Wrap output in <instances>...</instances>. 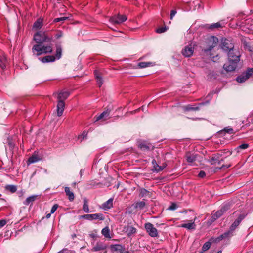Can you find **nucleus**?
I'll use <instances>...</instances> for the list:
<instances>
[{"label": "nucleus", "instance_id": "aec40b11", "mask_svg": "<svg viewBox=\"0 0 253 253\" xmlns=\"http://www.w3.org/2000/svg\"><path fill=\"white\" fill-rule=\"evenodd\" d=\"M155 65V62H141L138 63V67L140 68H145L146 67H152Z\"/></svg>", "mask_w": 253, "mask_h": 253}, {"label": "nucleus", "instance_id": "5fc2aeb1", "mask_svg": "<svg viewBox=\"0 0 253 253\" xmlns=\"http://www.w3.org/2000/svg\"><path fill=\"white\" fill-rule=\"evenodd\" d=\"M121 253H134L133 251L129 252L128 251H124Z\"/></svg>", "mask_w": 253, "mask_h": 253}, {"label": "nucleus", "instance_id": "412c9836", "mask_svg": "<svg viewBox=\"0 0 253 253\" xmlns=\"http://www.w3.org/2000/svg\"><path fill=\"white\" fill-rule=\"evenodd\" d=\"M65 192L66 195L68 196L70 201H73L75 198V196L74 193L70 191V188L68 187H65Z\"/></svg>", "mask_w": 253, "mask_h": 253}, {"label": "nucleus", "instance_id": "ea45409f", "mask_svg": "<svg viewBox=\"0 0 253 253\" xmlns=\"http://www.w3.org/2000/svg\"><path fill=\"white\" fill-rule=\"evenodd\" d=\"M222 131H225V132L228 133L229 134L234 133V130L231 128L226 127L224 128Z\"/></svg>", "mask_w": 253, "mask_h": 253}, {"label": "nucleus", "instance_id": "052dcab7", "mask_svg": "<svg viewBox=\"0 0 253 253\" xmlns=\"http://www.w3.org/2000/svg\"><path fill=\"white\" fill-rule=\"evenodd\" d=\"M222 253L221 251H219L216 253Z\"/></svg>", "mask_w": 253, "mask_h": 253}, {"label": "nucleus", "instance_id": "680f3d73", "mask_svg": "<svg viewBox=\"0 0 253 253\" xmlns=\"http://www.w3.org/2000/svg\"><path fill=\"white\" fill-rule=\"evenodd\" d=\"M204 251H202L201 252H199V253H203Z\"/></svg>", "mask_w": 253, "mask_h": 253}, {"label": "nucleus", "instance_id": "de8ad7c7", "mask_svg": "<svg viewBox=\"0 0 253 253\" xmlns=\"http://www.w3.org/2000/svg\"><path fill=\"white\" fill-rule=\"evenodd\" d=\"M63 36V33L61 31H59L58 32L55 36V37L57 38V39H59L60 38V37H61L62 36Z\"/></svg>", "mask_w": 253, "mask_h": 253}, {"label": "nucleus", "instance_id": "58836bf2", "mask_svg": "<svg viewBox=\"0 0 253 253\" xmlns=\"http://www.w3.org/2000/svg\"><path fill=\"white\" fill-rule=\"evenodd\" d=\"M139 147L142 150L149 149L150 147L145 143H141L139 144Z\"/></svg>", "mask_w": 253, "mask_h": 253}, {"label": "nucleus", "instance_id": "6e6552de", "mask_svg": "<svg viewBox=\"0 0 253 253\" xmlns=\"http://www.w3.org/2000/svg\"><path fill=\"white\" fill-rule=\"evenodd\" d=\"M195 44L194 43H191L187 46H186L182 50V55L185 57H189L191 56L194 52V48Z\"/></svg>", "mask_w": 253, "mask_h": 253}, {"label": "nucleus", "instance_id": "c85d7f7f", "mask_svg": "<svg viewBox=\"0 0 253 253\" xmlns=\"http://www.w3.org/2000/svg\"><path fill=\"white\" fill-rule=\"evenodd\" d=\"M42 19H38L34 23L33 27L37 29H39L42 26Z\"/></svg>", "mask_w": 253, "mask_h": 253}, {"label": "nucleus", "instance_id": "37998d69", "mask_svg": "<svg viewBox=\"0 0 253 253\" xmlns=\"http://www.w3.org/2000/svg\"><path fill=\"white\" fill-rule=\"evenodd\" d=\"M177 208V206L176 205V204H175V203H172L169 208H168V210H174L175 209H176V208Z\"/></svg>", "mask_w": 253, "mask_h": 253}, {"label": "nucleus", "instance_id": "c756f323", "mask_svg": "<svg viewBox=\"0 0 253 253\" xmlns=\"http://www.w3.org/2000/svg\"><path fill=\"white\" fill-rule=\"evenodd\" d=\"M187 161L189 163H192L196 160V155L194 154H187L186 155Z\"/></svg>", "mask_w": 253, "mask_h": 253}, {"label": "nucleus", "instance_id": "423d86ee", "mask_svg": "<svg viewBox=\"0 0 253 253\" xmlns=\"http://www.w3.org/2000/svg\"><path fill=\"white\" fill-rule=\"evenodd\" d=\"M84 218L88 220H92L94 219H99L103 220L104 216L101 213H95L91 214H85L80 216V219Z\"/></svg>", "mask_w": 253, "mask_h": 253}, {"label": "nucleus", "instance_id": "393cba45", "mask_svg": "<svg viewBox=\"0 0 253 253\" xmlns=\"http://www.w3.org/2000/svg\"><path fill=\"white\" fill-rule=\"evenodd\" d=\"M7 61L6 57L4 55H2L0 57V67L4 70L7 65Z\"/></svg>", "mask_w": 253, "mask_h": 253}, {"label": "nucleus", "instance_id": "8fccbe9b", "mask_svg": "<svg viewBox=\"0 0 253 253\" xmlns=\"http://www.w3.org/2000/svg\"><path fill=\"white\" fill-rule=\"evenodd\" d=\"M176 13V11L175 10H171V12H170V19H172L173 17V16H174V15H175V14Z\"/></svg>", "mask_w": 253, "mask_h": 253}, {"label": "nucleus", "instance_id": "6ab92c4d", "mask_svg": "<svg viewBox=\"0 0 253 253\" xmlns=\"http://www.w3.org/2000/svg\"><path fill=\"white\" fill-rule=\"evenodd\" d=\"M195 219H196V217H195L193 221L191 220V222L188 223L182 224L180 226L181 227L185 228L188 229H194L195 228V226H196L195 223H194Z\"/></svg>", "mask_w": 253, "mask_h": 253}, {"label": "nucleus", "instance_id": "49530a36", "mask_svg": "<svg viewBox=\"0 0 253 253\" xmlns=\"http://www.w3.org/2000/svg\"><path fill=\"white\" fill-rule=\"evenodd\" d=\"M206 175L205 172L204 171H200L198 174V176L201 178H203Z\"/></svg>", "mask_w": 253, "mask_h": 253}, {"label": "nucleus", "instance_id": "e433bc0d", "mask_svg": "<svg viewBox=\"0 0 253 253\" xmlns=\"http://www.w3.org/2000/svg\"><path fill=\"white\" fill-rule=\"evenodd\" d=\"M222 25L221 24H220V22H217V23H214L212 25H211L210 26V29H215V28H220V27H222Z\"/></svg>", "mask_w": 253, "mask_h": 253}, {"label": "nucleus", "instance_id": "2eb2a0df", "mask_svg": "<svg viewBox=\"0 0 253 253\" xmlns=\"http://www.w3.org/2000/svg\"><path fill=\"white\" fill-rule=\"evenodd\" d=\"M110 111L109 110L104 111L100 115H99L98 116H96L95 121H97L101 119L103 120H107L109 118V116L110 114Z\"/></svg>", "mask_w": 253, "mask_h": 253}, {"label": "nucleus", "instance_id": "7c9ffc66", "mask_svg": "<svg viewBox=\"0 0 253 253\" xmlns=\"http://www.w3.org/2000/svg\"><path fill=\"white\" fill-rule=\"evenodd\" d=\"M152 163L154 165V168L156 171L159 172L162 171L164 169L163 167L160 166L157 164L156 160H153Z\"/></svg>", "mask_w": 253, "mask_h": 253}, {"label": "nucleus", "instance_id": "cd10ccee", "mask_svg": "<svg viewBox=\"0 0 253 253\" xmlns=\"http://www.w3.org/2000/svg\"><path fill=\"white\" fill-rule=\"evenodd\" d=\"M218 155H215V154L211 157V158L210 160V162L211 164H215L216 163H218L219 164L220 163V162L221 161H223V159H221V160L218 159V157H217Z\"/></svg>", "mask_w": 253, "mask_h": 253}, {"label": "nucleus", "instance_id": "20e7f679", "mask_svg": "<svg viewBox=\"0 0 253 253\" xmlns=\"http://www.w3.org/2000/svg\"><path fill=\"white\" fill-rule=\"evenodd\" d=\"M218 42V39L214 36H211L208 39L209 47L204 49V51L206 53L210 52L214 47L216 46Z\"/></svg>", "mask_w": 253, "mask_h": 253}, {"label": "nucleus", "instance_id": "ddd939ff", "mask_svg": "<svg viewBox=\"0 0 253 253\" xmlns=\"http://www.w3.org/2000/svg\"><path fill=\"white\" fill-rule=\"evenodd\" d=\"M39 60L43 63L53 62L56 60V57L54 55H47L42 58H40Z\"/></svg>", "mask_w": 253, "mask_h": 253}, {"label": "nucleus", "instance_id": "dca6fc26", "mask_svg": "<svg viewBox=\"0 0 253 253\" xmlns=\"http://www.w3.org/2000/svg\"><path fill=\"white\" fill-rule=\"evenodd\" d=\"M250 77V75L247 74V70L246 72L243 73L236 78V81L240 83L245 82Z\"/></svg>", "mask_w": 253, "mask_h": 253}, {"label": "nucleus", "instance_id": "13d9d810", "mask_svg": "<svg viewBox=\"0 0 253 253\" xmlns=\"http://www.w3.org/2000/svg\"><path fill=\"white\" fill-rule=\"evenodd\" d=\"M51 213L47 214L46 216V217L47 218H49L50 217V216H51Z\"/></svg>", "mask_w": 253, "mask_h": 253}, {"label": "nucleus", "instance_id": "0eeeda50", "mask_svg": "<svg viewBox=\"0 0 253 253\" xmlns=\"http://www.w3.org/2000/svg\"><path fill=\"white\" fill-rule=\"evenodd\" d=\"M145 205L146 203L144 201L137 202L128 207L127 209V212L128 213L131 214L134 212L133 210H136L137 209L142 210L144 208Z\"/></svg>", "mask_w": 253, "mask_h": 253}, {"label": "nucleus", "instance_id": "4be33fe9", "mask_svg": "<svg viewBox=\"0 0 253 253\" xmlns=\"http://www.w3.org/2000/svg\"><path fill=\"white\" fill-rule=\"evenodd\" d=\"M126 232L128 237H131L136 232V229L132 226H127Z\"/></svg>", "mask_w": 253, "mask_h": 253}, {"label": "nucleus", "instance_id": "bf43d9fd", "mask_svg": "<svg viewBox=\"0 0 253 253\" xmlns=\"http://www.w3.org/2000/svg\"><path fill=\"white\" fill-rule=\"evenodd\" d=\"M227 153H228V155H230L231 154V153H231V152H230V151H228V152H227Z\"/></svg>", "mask_w": 253, "mask_h": 253}, {"label": "nucleus", "instance_id": "e2e57ef3", "mask_svg": "<svg viewBox=\"0 0 253 253\" xmlns=\"http://www.w3.org/2000/svg\"><path fill=\"white\" fill-rule=\"evenodd\" d=\"M76 182L74 183V185H76Z\"/></svg>", "mask_w": 253, "mask_h": 253}, {"label": "nucleus", "instance_id": "a211bd4d", "mask_svg": "<svg viewBox=\"0 0 253 253\" xmlns=\"http://www.w3.org/2000/svg\"><path fill=\"white\" fill-rule=\"evenodd\" d=\"M113 199L112 198H110L106 202H104L102 205V208L105 210H107L110 209L113 206Z\"/></svg>", "mask_w": 253, "mask_h": 253}, {"label": "nucleus", "instance_id": "2f4dec72", "mask_svg": "<svg viewBox=\"0 0 253 253\" xmlns=\"http://www.w3.org/2000/svg\"><path fill=\"white\" fill-rule=\"evenodd\" d=\"M37 198V196L33 195L26 198L24 204L25 205H29L31 202L34 201Z\"/></svg>", "mask_w": 253, "mask_h": 253}, {"label": "nucleus", "instance_id": "4d7b16f0", "mask_svg": "<svg viewBox=\"0 0 253 253\" xmlns=\"http://www.w3.org/2000/svg\"><path fill=\"white\" fill-rule=\"evenodd\" d=\"M66 251V249H64V250L60 251L58 253H67L65 252Z\"/></svg>", "mask_w": 253, "mask_h": 253}, {"label": "nucleus", "instance_id": "a878e982", "mask_svg": "<svg viewBox=\"0 0 253 253\" xmlns=\"http://www.w3.org/2000/svg\"><path fill=\"white\" fill-rule=\"evenodd\" d=\"M102 234L106 238L110 239V230L108 227L104 228L101 231Z\"/></svg>", "mask_w": 253, "mask_h": 253}, {"label": "nucleus", "instance_id": "f8f14e48", "mask_svg": "<svg viewBox=\"0 0 253 253\" xmlns=\"http://www.w3.org/2000/svg\"><path fill=\"white\" fill-rule=\"evenodd\" d=\"M70 93L66 91H61L59 93H54L53 95L57 97L59 101H62L64 102L69 96Z\"/></svg>", "mask_w": 253, "mask_h": 253}, {"label": "nucleus", "instance_id": "bb28decb", "mask_svg": "<svg viewBox=\"0 0 253 253\" xmlns=\"http://www.w3.org/2000/svg\"><path fill=\"white\" fill-rule=\"evenodd\" d=\"M39 160V158L36 155H33L30 157L28 160V164L29 165L32 163H34L38 162Z\"/></svg>", "mask_w": 253, "mask_h": 253}, {"label": "nucleus", "instance_id": "9b49d317", "mask_svg": "<svg viewBox=\"0 0 253 253\" xmlns=\"http://www.w3.org/2000/svg\"><path fill=\"white\" fill-rule=\"evenodd\" d=\"M145 227L150 236L156 237L158 236L157 230L154 227L152 224L147 223L145 225Z\"/></svg>", "mask_w": 253, "mask_h": 253}, {"label": "nucleus", "instance_id": "09e8293b", "mask_svg": "<svg viewBox=\"0 0 253 253\" xmlns=\"http://www.w3.org/2000/svg\"><path fill=\"white\" fill-rule=\"evenodd\" d=\"M6 224V221L5 220H0V227H2L4 226Z\"/></svg>", "mask_w": 253, "mask_h": 253}, {"label": "nucleus", "instance_id": "f03ea898", "mask_svg": "<svg viewBox=\"0 0 253 253\" xmlns=\"http://www.w3.org/2000/svg\"><path fill=\"white\" fill-rule=\"evenodd\" d=\"M231 51L228 55V62L224 65V69L227 72H231L235 70L237 63L239 61V55L235 53V56H232Z\"/></svg>", "mask_w": 253, "mask_h": 253}, {"label": "nucleus", "instance_id": "f3484780", "mask_svg": "<svg viewBox=\"0 0 253 253\" xmlns=\"http://www.w3.org/2000/svg\"><path fill=\"white\" fill-rule=\"evenodd\" d=\"M94 77L96 79L97 84L99 87H101L102 85L103 81L102 78L101 76L100 73L97 70H95L94 72Z\"/></svg>", "mask_w": 253, "mask_h": 253}, {"label": "nucleus", "instance_id": "9d476101", "mask_svg": "<svg viewBox=\"0 0 253 253\" xmlns=\"http://www.w3.org/2000/svg\"><path fill=\"white\" fill-rule=\"evenodd\" d=\"M222 49L225 51H228V55L231 51L234 53V45L229 40H224L222 44Z\"/></svg>", "mask_w": 253, "mask_h": 253}, {"label": "nucleus", "instance_id": "72a5a7b5", "mask_svg": "<svg viewBox=\"0 0 253 253\" xmlns=\"http://www.w3.org/2000/svg\"><path fill=\"white\" fill-rule=\"evenodd\" d=\"M84 211L86 213H88L89 212V209L88 205L87 203V200L86 199H84V205L83 208Z\"/></svg>", "mask_w": 253, "mask_h": 253}, {"label": "nucleus", "instance_id": "f257e3e1", "mask_svg": "<svg viewBox=\"0 0 253 253\" xmlns=\"http://www.w3.org/2000/svg\"><path fill=\"white\" fill-rule=\"evenodd\" d=\"M53 37L44 32H38L34 34L33 40L36 42L32 48V52L34 56H39L42 54H49L52 52L53 47L51 44L43 45L44 42H51Z\"/></svg>", "mask_w": 253, "mask_h": 253}, {"label": "nucleus", "instance_id": "c9c22d12", "mask_svg": "<svg viewBox=\"0 0 253 253\" xmlns=\"http://www.w3.org/2000/svg\"><path fill=\"white\" fill-rule=\"evenodd\" d=\"M211 244V242L209 241L206 242L202 246V251L205 252L208 250L210 248Z\"/></svg>", "mask_w": 253, "mask_h": 253}, {"label": "nucleus", "instance_id": "473e14b6", "mask_svg": "<svg viewBox=\"0 0 253 253\" xmlns=\"http://www.w3.org/2000/svg\"><path fill=\"white\" fill-rule=\"evenodd\" d=\"M5 188L11 193H14L17 190V188L15 185H8L5 187Z\"/></svg>", "mask_w": 253, "mask_h": 253}, {"label": "nucleus", "instance_id": "a18cd8bd", "mask_svg": "<svg viewBox=\"0 0 253 253\" xmlns=\"http://www.w3.org/2000/svg\"><path fill=\"white\" fill-rule=\"evenodd\" d=\"M247 74H248V75H249L250 77L253 76V68L248 69Z\"/></svg>", "mask_w": 253, "mask_h": 253}, {"label": "nucleus", "instance_id": "7ed1b4c3", "mask_svg": "<svg viewBox=\"0 0 253 253\" xmlns=\"http://www.w3.org/2000/svg\"><path fill=\"white\" fill-rule=\"evenodd\" d=\"M244 218V216L242 215H240L238 218L232 223L230 227V230L224 233L219 236L218 238H216L215 241L219 242L223 239L226 238L228 237L231 233V232L234 231L236 228L239 225L241 221Z\"/></svg>", "mask_w": 253, "mask_h": 253}, {"label": "nucleus", "instance_id": "6e6d98bb", "mask_svg": "<svg viewBox=\"0 0 253 253\" xmlns=\"http://www.w3.org/2000/svg\"><path fill=\"white\" fill-rule=\"evenodd\" d=\"M188 110H197L198 109V107H196V108H193V107H191V108H189L188 109H187Z\"/></svg>", "mask_w": 253, "mask_h": 253}, {"label": "nucleus", "instance_id": "1a4fd4ad", "mask_svg": "<svg viewBox=\"0 0 253 253\" xmlns=\"http://www.w3.org/2000/svg\"><path fill=\"white\" fill-rule=\"evenodd\" d=\"M108 248L107 245L104 242L101 241L97 242L91 249L92 252L102 251L106 252V249Z\"/></svg>", "mask_w": 253, "mask_h": 253}, {"label": "nucleus", "instance_id": "603ef678", "mask_svg": "<svg viewBox=\"0 0 253 253\" xmlns=\"http://www.w3.org/2000/svg\"><path fill=\"white\" fill-rule=\"evenodd\" d=\"M215 155H218V156H217V157H218V159H219V160H220V158H221V157L222 156V155H223L222 153H218L215 154Z\"/></svg>", "mask_w": 253, "mask_h": 253}, {"label": "nucleus", "instance_id": "a19ab883", "mask_svg": "<svg viewBox=\"0 0 253 253\" xmlns=\"http://www.w3.org/2000/svg\"><path fill=\"white\" fill-rule=\"evenodd\" d=\"M68 19L67 17H62L60 18H55L54 20L55 22H58L60 21H64Z\"/></svg>", "mask_w": 253, "mask_h": 253}, {"label": "nucleus", "instance_id": "5701e85b", "mask_svg": "<svg viewBox=\"0 0 253 253\" xmlns=\"http://www.w3.org/2000/svg\"><path fill=\"white\" fill-rule=\"evenodd\" d=\"M226 209L225 208L223 207L220 210L218 211L215 214H214L212 217L214 219H216L217 218L220 217L221 216L223 215V214L226 211Z\"/></svg>", "mask_w": 253, "mask_h": 253}, {"label": "nucleus", "instance_id": "3c124183", "mask_svg": "<svg viewBox=\"0 0 253 253\" xmlns=\"http://www.w3.org/2000/svg\"><path fill=\"white\" fill-rule=\"evenodd\" d=\"M236 52H237V53H238V54L239 55H240V53H239V51H238L237 50H235V49H234V53H232V56H235V53H236ZM240 56V55H239V56Z\"/></svg>", "mask_w": 253, "mask_h": 253}, {"label": "nucleus", "instance_id": "39448f33", "mask_svg": "<svg viewBox=\"0 0 253 253\" xmlns=\"http://www.w3.org/2000/svg\"><path fill=\"white\" fill-rule=\"evenodd\" d=\"M127 17L125 15L117 14L111 17L109 21L115 24H120L126 21Z\"/></svg>", "mask_w": 253, "mask_h": 253}, {"label": "nucleus", "instance_id": "4c0bfd02", "mask_svg": "<svg viewBox=\"0 0 253 253\" xmlns=\"http://www.w3.org/2000/svg\"><path fill=\"white\" fill-rule=\"evenodd\" d=\"M149 193V192L145 189H142L140 190V195L141 197H144Z\"/></svg>", "mask_w": 253, "mask_h": 253}, {"label": "nucleus", "instance_id": "f704fd0d", "mask_svg": "<svg viewBox=\"0 0 253 253\" xmlns=\"http://www.w3.org/2000/svg\"><path fill=\"white\" fill-rule=\"evenodd\" d=\"M249 147V144L247 143L242 144L236 148L237 152L239 153L241 150L246 149Z\"/></svg>", "mask_w": 253, "mask_h": 253}, {"label": "nucleus", "instance_id": "79ce46f5", "mask_svg": "<svg viewBox=\"0 0 253 253\" xmlns=\"http://www.w3.org/2000/svg\"><path fill=\"white\" fill-rule=\"evenodd\" d=\"M167 28L165 27H160L156 30V32L158 33H162L165 32L167 30Z\"/></svg>", "mask_w": 253, "mask_h": 253}, {"label": "nucleus", "instance_id": "c03bdc74", "mask_svg": "<svg viewBox=\"0 0 253 253\" xmlns=\"http://www.w3.org/2000/svg\"><path fill=\"white\" fill-rule=\"evenodd\" d=\"M58 207V205L57 204H55L53 206L51 210V213H53L55 212Z\"/></svg>", "mask_w": 253, "mask_h": 253}, {"label": "nucleus", "instance_id": "864d4df0", "mask_svg": "<svg viewBox=\"0 0 253 253\" xmlns=\"http://www.w3.org/2000/svg\"><path fill=\"white\" fill-rule=\"evenodd\" d=\"M230 167V165H222V166L221 167V168H220V169H223L224 168H228Z\"/></svg>", "mask_w": 253, "mask_h": 253}, {"label": "nucleus", "instance_id": "4468645a", "mask_svg": "<svg viewBox=\"0 0 253 253\" xmlns=\"http://www.w3.org/2000/svg\"><path fill=\"white\" fill-rule=\"evenodd\" d=\"M65 108V102L62 101H58V104L57 106V115L58 116L62 115L63 111Z\"/></svg>", "mask_w": 253, "mask_h": 253}, {"label": "nucleus", "instance_id": "b1692460", "mask_svg": "<svg viewBox=\"0 0 253 253\" xmlns=\"http://www.w3.org/2000/svg\"><path fill=\"white\" fill-rule=\"evenodd\" d=\"M62 48L61 45H56V54L54 56L56 59H60L62 56Z\"/></svg>", "mask_w": 253, "mask_h": 253}]
</instances>
